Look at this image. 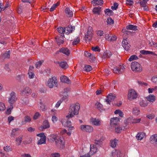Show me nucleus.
<instances>
[{
	"label": "nucleus",
	"mask_w": 157,
	"mask_h": 157,
	"mask_svg": "<svg viewBox=\"0 0 157 157\" xmlns=\"http://www.w3.org/2000/svg\"><path fill=\"white\" fill-rule=\"evenodd\" d=\"M80 108L79 103L71 104L69 108V118L73 117L74 115H78Z\"/></svg>",
	"instance_id": "nucleus-1"
},
{
	"label": "nucleus",
	"mask_w": 157,
	"mask_h": 157,
	"mask_svg": "<svg viewBox=\"0 0 157 157\" xmlns=\"http://www.w3.org/2000/svg\"><path fill=\"white\" fill-rule=\"evenodd\" d=\"M68 88H66L64 90L62 99L58 101L56 104L55 107L57 109L59 106L63 101H65V102L67 101L68 98Z\"/></svg>",
	"instance_id": "nucleus-2"
},
{
	"label": "nucleus",
	"mask_w": 157,
	"mask_h": 157,
	"mask_svg": "<svg viewBox=\"0 0 157 157\" xmlns=\"http://www.w3.org/2000/svg\"><path fill=\"white\" fill-rule=\"evenodd\" d=\"M56 78L54 76L49 78L47 81L46 85L49 88H52L54 87H57L58 84Z\"/></svg>",
	"instance_id": "nucleus-3"
},
{
	"label": "nucleus",
	"mask_w": 157,
	"mask_h": 157,
	"mask_svg": "<svg viewBox=\"0 0 157 157\" xmlns=\"http://www.w3.org/2000/svg\"><path fill=\"white\" fill-rule=\"evenodd\" d=\"M56 146L59 149H63L65 147V141L60 136H58L55 142Z\"/></svg>",
	"instance_id": "nucleus-4"
},
{
	"label": "nucleus",
	"mask_w": 157,
	"mask_h": 157,
	"mask_svg": "<svg viewBox=\"0 0 157 157\" xmlns=\"http://www.w3.org/2000/svg\"><path fill=\"white\" fill-rule=\"evenodd\" d=\"M131 67L132 70L135 72H140L142 70L141 65L136 61L133 62L131 63Z\"/></svg>",
	"instance_id": "nucleus-5"
},
{
	"label": "nucleus",
	"mask_w": 157,
	"mask_h": 157,
	"mask_svg": "<svg viewBox=\"0 0 157 157\" xmlns=\"http://www.w3.org/2000/svg\"><path fill=\"white\" fill-rule=\"evenodd\" d=\"M138 96L137 93L133 89H131L128 90V98L129 100H132L136 99Z\"/></svg>",
	"instance_id": "nucleus-6"
},
{
	"label": "nucleus",
	"mask_w": 157,
	"mask_h": 157,
	"mask_svg": "<svg viewBox=\"0 0 157 157\" xmlns=\"http://www.w3.org/2000/svg\"><path fill=\"white\" fill-rule=\"evenodd\" d=\"M80 128L83 132L90 133L92 132L94 129L92 126L85 124L81 125L80 126Z\"/></svg>",
	"instance_id": "nucleus-7"
},
{
	"label": "nucleus",
	"mask_w": 157,
	"mask_h": 157,
	"mask_svg": "<svg viewBox=\"0 0 157 157\" xmlns=\"http://www.w3.org/2000/svg\"><path fill=\"white\" fill-rule=\"evenodd\" d=\"M93 32L91 27L88 28L87 34L85 36L84 39L86 41H90L92 39Z\"/></svg>",
	"instance_id": "nucleus-8"
},
{
	"label": "nucleus",
	"mask_w": 157,
	"mask_h": 157,
	"mask_svg": "<svg viewBox=\"0 0 157 157\" xmlns=\"http://www.w3.org/2000/svg\"><path fill=\"white\" fill-rule=\"evenodd\" d=\"M17 98L16 96V93L14 92H12L10 94V97L8 98V102L10 105L13 104L17 100Z\"/></svg>",
	"instance_id": "nucleus-9"
},
{
	"label": "nucleus",
	"mask_w": 157,
	"mask_h": 157,
	"mask_svg": "<svg viewBox=\"0 0 157 157\" xmlns=\"http://www.w3.org/2000/svg\"><path fill=\"white\" fill-rule=\"evenodd\" d=\"M90 122L92 124L96 126H100L101 124V121L98 118L92 117L90 119Z\"/></svg>",
	"instance_id": "nucleus-10"
},
{
	"label": "nucleus",
	"mask_w": 157,
	"mask_h": 157,
	"mask_svg": "<svg viewBox=\"0 0 157 157\" xmlns=\"http://www.w3.org/2000/svg\"><path fill=\"white\" fill-rule=\"evenodd\" d=\"M57 29L59 33L62 34L61 36H64V33L67 35L69 34V30L67 28L66 29L65 28L59 27L57 28Z\"/></svg>",
	"instance_id": "nucleus-11"
},
{
	"label": "nucleus",
	"mask_w": 157,
	"mask_h": 157,
	"mask_svg": "<svg viewBox=\"0 0 157 157\" xmlns=\"http://www.w3.org/2000/svg\"><path fill=\"white\" fill-rule=\"evenodd\" d=\"M116 96V95L114 94H109L107 96V99L105 100V101L107 104L110 105V102L114 99Z\"/></svg>",
	"instance_id": "nucleus-12"
},
{
	"label": "nucleus",
	"mask_w": 157,
	"mask_h": 157,
	"mask_svg": "<svg viewBox=\"0 0 157 157\" xmlns=\"http://www.w3.org/2000/svg\"><path fill=\"white\" fill-rule=\"evenodd\" d=\"M124 68L123 66H120L118 67H114L113 69V72L116 74H120L124 72Z\"/></svg>",
	"instance_id": "nucleus-13"
},
{
	"label": "nucleus",
	"mask_w": 157,
	"mask_h": 157,
	"mask_svg": "<svg viewBox=\"0 0 157 157\" xmlns=\"http://www.w3.org/2000/svg\"><path fill=\"white\" fill-rule=\"evenodd\" d=\"M31 93V89L29 87H26L21 91V94L22 95L28 96Z\"/></svg>",
	"instance_id": "nucleus-14"
},
{
	"label": "nucleus",
	"mask_w": 157,
	"mask_h": 157,
	"mask_svg": "<svg viewBox=\"0 0 157 157\" xmlns=\"http://www.w3.org/2000/svg\"><path fill=\"white\" fill-rule=\"evenodd\" d=\"M119 121V118L117 117L111 118L110 121V125L111 127H115L117 125V124Z\"/></svg>",
	"instance_id": "nucleus-15"
},
{
	"label": "nucleus",
	"mask_w": 157,
	"mask_h": 157,
	"mask_svg": "<svg viewBox=\"0 0 157 157\" xmlns=\"http://www.w3.org/2000/svg\"><path fill=\"white\" fill-rule=\"evenodd\" d=\"M98 149L96 145L91 144L90 146V151L88 153L91 156L96 153Z\"/></svg>",
	"instance_id": "nucleus-16"
},
{
	"label": "nucleus",
	"mask_w": 157,
	"mask_h": 157,
	"mask_svg": "<svg viewBox=\"0 0 157 157\" xmlns=\"http://www.w3.org/2000/svg\"><path fill=\"white\" fill-rule=\"evenodd\" d=\"M69 115L66 116V117L63 119L61 122L64 127H69Z\"/></svg>",
	"instance_id": "nucleus-17"
},
{
	"label": "nucleus",
	"mask_w": 157,
	"mask_h": 157,
	"mask_svg": "<svg viewBox=\"0 0 157 157\" xmlns=\"http://www.w3.org/2000/svg\"><path fill=\"white\" fill-rule=\"evenodd\" d=\"M122 46L126 51H128L130 48L131 45L126 40H123L122 42Z\"/></svg>",
	"instance_id": "nucleus-18"
},
{
	"label": "nucleus",
	"mask_w": 157,
	"mask_h": 157,
	"mask_svg": "<svg viewBox=\"0 0 157 157\" xmlns=\"http://www.w3.org/2000/svg\"><path fill=\"white\" fill-rule=\"evenodd\" d=\"M113 157H120L121 156V151L119 150H113L112 153Z\"/></svg>",
	"instance_id": "nucleus-19"
},
{
	"label": "nucleus",
	"mask_w": 157,
	"mask_h": 157,
	"mask_svg": "<svg viewBox=\"0 0 157 157\" xmlns=\"http://www.w3.org/2000/svg\"><path fill=\"white\" fill-rule=\"evenodd\" d=\"M63 37L61 36H57L55 38L56 42L57 44L58 45H59L61 44H63L64 42L63 39Z\"/></svg>",
	"instance_id": "nucleus-20"
},
{
	"label": "nucleus",
	"mask_w": 157,
	"mask_h": 157,
	"mask_svg": "<svg viewBox=\"0 0 157 157\" xmlns=\"http://www.w3.org/2000/svg\"><path fill=\"white\" fill-rule=\"evenodd\" d=\"M85 56L87 57H89L91 59V61H93L95 59V58L94 56L91 53H89L88 52H84Z\"/></svg>",
	"instance_id": "nucleus-21"
},
{
	"label": "nucleus",
	"mask_w": 157,
	"mask_h": 157,
	"mask_svg": "<svg viewBox=\"0 0 157 157\" xmlns=\"http://www.w3.org/2000/svg\"><path fill=\"white\" fill-rule=\"evenodd\" d=\"M150 140L153 143L157 145V134L151 136L150 137Z\"/></svg>",
	"instance_id": "nucleus-22"
},
{
	"label": "nucleus",
	"mask_w": 157,
	"mask_h": 157,
	"mask_svg": "<svg viewBox=\"0 0 157 157\" xmlns=\"http://www.w3.org/2000/svg\"><path fill=\"white\" fill-rule=\"evenodd\" d=\"M146 98L150 102H153L155 100V97L154 95L150 94Z\"/></svg>",
	"instance_id": "nucleus-23"
},
{
	"label": "nucleus",
	"mask_w": 157,
	"mask_h": 157,
	"mask_svg": "<svg viewBox=\"0 0 157 157\" xmlns=\"http://www.w3.org/2000/svg\"><path fill=\"white\" fill-rule=\"evenodd\" d=\"M118 140L116 139H114L110 141V145L113 148H115L116 147L117 143Z\"/></svg>",
	"instance_id": "nucleus-24"
},
{
	"label": "nucleus",
	"mask_w": 157,
	"mask_h": 157,
	"mask_svg": "<svg viewBox=\"0 0 157 157\" xmlns=\"http://www.w3.org/2000/svg\"><path fill=\"white\" fill-rule=\"evenodd\" d=\"M60 81L63 82L67 83L69 82V78L68 77L65 75H62L60 78Z\"/></svg>",
	"instance_id": "nucleus-25"
},
{
	"label": "nucleus",
	"mask_w": 157,
	"mask_h": 157,
	"mask_svg": "<svg viewBox=\"0 0 157 157\" xmlns=\"http://www.w3.org/2000/svg\"><path fill=\"white\" fill-rule=\"evenodd\" d=\"M102 0H93L91 2V3L94 6L100 5L103 4Z\"/></svg>",
	"instance_id": "nucleus-26"
},
{
	"label": "nucleus",
	"mask_w": 157,
	"mask_h": 157,
	"mask_svg": "<svg viewBox=\"0 0 157 157\" xmlns=\"http://www.w3.org/2000/svg\"><path fill=\"white\" fill-rule=\"evenodd\" d=\"M145 136V133L143 132L138 133L136 136V138L138 140H141Z\"/></svg>",
	"instance_id": "nucleus-27"
},
{
	"label": "nucleus",
	"mask_w": 157,
	"mask_h": 157,
	"mask_svg": "<svg viewBox=\"0 0 157 157\" xmlns=\"http://www.w3.org/2000/svg\"><path fill=\"white\" fill-rule=\"evenodd\" d=\"M59 52L67 56L69 55V49L67 48L64 47L61 48L59 49Z\"/></svg>",
	"instance_id": "nucleus-28"
},
{
	"label": "nucleus",
	"mask_w": 157,
	"mask_h": 157,
	"mask_svg": "<svg viewBox=\"0 0 157 157\" xmlns=\"http://www.w3.org/2000/svg\"><path fill=\"white\" fill-rule=\"evenodd\" d=\"M126 28L127 29L132 30H136L138 29L137 26L132 25H127L126 26Z\"/></svg>",
	"instance_id": "nucleus-29"
},
{
	"label": "nucleus",
	"mask_w": 157,
	"mask_h": 157,
	"mask_svg": "<svg viewBox=\"0 0 157 157\" xmlns=\"http://www.w3.org/2000/svg\"><path fill=\"white\" fill-rule=\"evenodd\" d=\"M140 53L143 55L151 54L153 55H156V54L152 52L147 51L144 50L140 51Z\"/></svg>",
	"instance_id": "nucleus-30"
},
{
	"label": "nucleus",
	"mask_w": 157,
	"mask_h": 157,
	"mask_svg": "<svg viewBox=\"0 0 157 157\" xmlns=\"http://www.w3.org/2000/svg\"><path fill=\"white\" fill-rule=\"evenodd\" d=\"M148 102L146 100H142L140 102V106L142 107H145L148 105Z\"/></svg>",
	"instance_id": "nucleus-31"
},
{
	"label": "nucleus",
	"mask_w": 157,
	"mask_h": 157,
	"mask_svg": "<svg viewBox=\"0 0 157 157\" xmlns=\"http://www.w3.org/2000/svg\"><path fill=\"white\" fill-rule=\"evenodd\" d=\"M50 127V125L48 121L47 120H44L43 122L42 128L43 129H46Z\"/></svg>",
	"instance_id": "nucleus-32"
},
{
	"label": "nucleus",
	"mask_w": 157,
	"mask_h": 157,
	"mask_svg": "<svg viewBox=\"0 0 157 157\" xmlns=\"http://www.w3.org/2000/svg\"><path fill=\"white\" fill-rule=\"evenodd\" d=\"M132 113L136 115H138L140 113V110L137 107L134 108L132 110Z\"/></svg>",
	"instance_id": "nucleus-33"
},
{
	"label": "nucleus",
	"mask_w": 157,
	"mask_h": 157,
	"mask_svg": "<svg viewBox=\"0 0 157 157\" xmlns=\"http://www.w3.org/2000/svg\"><path fill=\"white\" fill-rule=\"evenodd\" d=\"M93 11L95 14H99L101 11V8L99 7H94L93 10Z\"/></svg>",
	"instance_id": "nucleus-34"
},
{
	"label": "nucleus",
	"mask_w": 157,
	"mask_h": 157,
	"mask_svg": "<svg viewBox=\"0 0 157 157\" xmlns=\"http://www.w3.org/2000/svg\"><path fill=\"white\" fill-rule=\"evenodd\" d=\"M31 118L28 116H25L24 117V121H22L23 124H25L27 122H29L31 121Z\"/></svg>",
	"instance_id": "nucleus-35"
},
{
	"label": "nucleus",
	"mask_w": 157,
	"mask_h": 157,
	"mask_svg": "<svg viewBox=\"0 0 157 157\" xmlns=\"http://www.w3.org/2000/svg\"><path fill=\"white\" fill-rule=\"evenodd\" d=\"M46 138H42L39 139V140L37 142V144H45L46 143Z\"/></svg>",
	"instance_id": "nucleus-36"
},
{
	"label": "nucleus",
	"mask_w": 157,
	"mask_h": 157,
	"mask_svg": "<svg viewBox=\"0 0 157 157\" xmlns=\"http://www.w3.org/2000/svg\"><path fill=\"white\" fill-rule=\"evenodd\" d=\"M22 140V136H20L16 139V144L17 146H19L21 145V143Z\"/></svg>",
	"instance_id": "nucleus-37"
},
{
	"label": "nucleus",
	"mask_w": 157,
	"mask_h": 157,
	"mask_svg": "<svg viewBox=\"0 0 157 157\" xmlns=\"http://www.w3.org/2000/svg\"><path fill=\"white\" fill-rule=\"evenodd\" d=\"M60 4V2H58L57 3L54 4L50 8V11L51 12H52L54 10L55 8L57 7Z\"/></svg>",
	"instance_id": "nucleus-38"
},
{
	"label": "nucleus",
	"mask_w": 157,
	"mask_h": 157,
	"mask_svg": "<svg viewBox=\"0 0 157 157\" xmlns=\"http://www.w3.org/2000/svg\"><path fill=\"white\" fill-rule=\"evenodd\" d=\"M147 2L145 0H143L140 2V5L141 6L144 7V9L145 10H148L147 8H146Z\"/></svg>",
	"instance_id": "nucleus-39"
},
{
	"label": "nucleus",
	"mask_w": 157,
	"mask_h": 157,
	"mask_svg": "<svg viewBox=\"0 0 157 157\" xmlns=\"http://www.w3.org/2000/svg\"><path fill=\"white\" fill-rule=\"evenodd\" d=\"M40 106V110H41L42 111H44L46 110L45 108V106L44 104L42 102L40 101V105H39Z\"/></svg>",
	"instance_id": "nucleus-40"
},
{
	"label": "nucleus",
	"mask_w": 157,
	"mask_h": 157,
	"mask_svg": "<svg viewBox=\"0 0 157 157\" xmlns=\"http://www.w3.org/2000/svg\"><path fill=\"white\" fill-rule=\"evenodd\" d=\"M141 118H133L131 121L132 123H137L140 122Z\"/></svg>",
	"instance_id": "nucleus-41"
},
{
	"label": "nucleus",
	"mask_w": 157,
	"mask_h": 157,
	"mask_svg": "<svg viewBox=\"0 0 157 157\" xmlns=\"http://www.w3.org/2000/svg\"><path fill=\"white\" fill-rule=\"evenodd\" d=\"M10 51H9L6 52V53H4L2 57L3 58H9L10 57Z\"/></svg>",
	"instance_id": "nucleus-42"
},
{
	"label": "nucleus",
	"mask_w": 157,
	"mask_h": 157,
	"mask_svg": "<svg viewBox=\"0 0 157 157\" xmlns=\"http://www.w3.org/2000/svg\"><path fill=\"white\" fill-rule=\"evenodd\" d=\"M58 135H52L49 136L50 139L52 141H55V142L56 139H57V136Z\"/></svg>",
	"instance_id": "nucleus-43"
},
{
	"label": "nucleus",
	"mask_w": 157,
	"mask_h": 157,
	"mask_svg": "<svg viewBox=\"0 0 157 157\" xmlns=\"http://www.w3.org/2000/svg\"><path fill=\"white\" fill-rule=\"evenodd\" d=\"M92 67L89 65H86L84 67V70L86 71H89L92 69Z\"/></svg>",
	"instance_id": "nucleus-44"
},
{
	"label": "nucleus",
	"mask_w": 157,
	"mask_h": 157,
	"mask_svg": "<svg viewBox=\"0 0 157 157\" xmlns=\"http://www.w3.org/2000/svg\"><path fill=\"white\" fill-rule=\"evenodd\" d=\"M67 63L65 62H61L59 64V65L61 67L64 68H66L67 67Z\"/></svg>",
	"instance_id": "nucleus-45"
},
{
	"label": "nucleus",
	"mask_w": 157,
	"mask_h": 157,
	"mask_svg": "<svg viewBox=\"0 0 157 157\" xmlns=\"http://www.w3.org/2000/svg\"><path fill=\"white\" fill-rule=\"evenodd\" d=\"M107 22L108 25H112L113 24V20L111 18H108L107 19Z\"/></svg>",
	"instance_id": "nucleus-46"
},
{
	"label": "nucleus",
	"mask_w": 157,
	"mask_h": 157,
	"mask_svg": "<svg viewBox=\"0 0 157 157\" xmlns=\"http://www.w3.org/2000/svg\"><path fill=\"white\" fill-rule=\"evenodd\" d=\"M95 105L99 109H102L103 106L102 104L98 102H97L96 103Z\"/></svg>",
	"instance_id": "nucleus-47"
},
{
	"label": "nucleus",
	"mask_w": 157,
	"mask_h": 157,
	"mask_svg": "<svg viewBox=\"0 0 157 157\" xmlns=\"http://www.w3.org/2000/svg\"><path fill=\"white\" fill-rule=\"evenodd\" d=\"M105 12L107 15H111L113 13V12L112 10L109 9H106L105 10Z\"/></svg>",
	"instance_id": "nucleus-48"
},
{
	"label": "nucleus",
	"mask_w": 157,
	"mask_h": 157,
	"mask_svg": "<svg viewBox=\"0 0 157 157\" xmlns=\"http://www.w3.org/2000/svg\"><path fill=\"white\" fill-rule=\"evenodd\" d=\"M13 108V105H10V108L8 109L6 111V113L7 114L9 115L11 113V110Z\"/></svg>",
	"instance_id": "nucleus-49"
},
{
	"label": "nucleus",
	"mask_w": 157,
	"mask_h": 157,
	"mask_svg": "<svg viewBox=\"0 0 157 157\" xmlns=\"http://www.w3.org/2000/svg\"><path fill=\"white\" fill-rule=\"evenodd\" d=\"M22 101V103L23 104L26 105L29 102L28 99L27 98H24L21 99Z\"/></svg>",
	"instance_id": "nucleus-50"
},
{
	"label": "nucleus",
	"mask_w": 157,
	"mask_h": 157,
	"mask_svg": "<svg viewBox=\"0 0 157 157\" xmlns=\"http://www.w3.org/2000/svg\"><path fill=\"white\" fill-rule=\"evenodd\" d=\"M138 59L137 56L135 55H133L130 57L128 59V61H131L134 60H136Z\"/></svg>",
	"instance_id": "nucleus-51"
},
{
	"label": "nucleus",
	"mask_w": 157,
	"mask_h": 157,
	"mask_svg": "<svg viewBox=\"0 0 157 157\" xmlns=\"http://www.w3.org/2000/svg\"><path fill=\"white\" fill-rule=\"evenodd\" d=\"M117 39V37L115 35H113L111 36L110 38H109V41L110 42H113L115 41Z\"/></svg>",
	"instance_id": "nucleus-52"
},
{
	"label": "nucleus",
	"mask_w": 157,
	"mask_h": 157,
	"mask_svg": "<svg viewBox=\"0 0 157 157\" xmlns=\"http://www.w3.org/2000/svg\"><path fill=\"white\" fill-rule=\"evenodd\" d=\"M4 149L5 151L7 152L11 151H12V148L10 147V146H7L4 147Z\"/></svg>",
	"instance_id": "nucleus-53"
},
{
	"label": "nucleus",
	"mask_w": 157,
	"mask_h": 157,
	"mask_svg": "<svg viewBox=\"0 0 157 157\" xmlns=\"http://www.w3.org/2000/svg\"><path fill=\"white\" fill-rule=\"evenodd\" d=\"M5 109L4 104L2 102H0V111H3Z\"/></svg>",
	"instance_id": "nucleus-54"
},
{
	"label": "nucleus",
	"mask_w": 157,
	"mask_h": 157,
	"mask_svg": "<svg viewBox=\"0 0 157 157\" xmlns=\"http://www.w3.org/2000/svg\"><path fill=\"white\" fill-rule=\"evenodd\" d=\"M18 129V128H14L13 129L11 133V136L12 137H14L16 135V132L17 130Z\"/></svg>",
	"instance_id": "nucleus-55"
},
{
	"label": "nucleus",
	"mask_w": 157,
	"mask_h": 157,
	"mask_svg": "<svg viewBox=\"0 0 157 157\" xmlns=\"http://www.w3.org/2000/svg\"><path fill=\"white\" fill-rule=\"evenodd\" d=\"M75 130V128L73 126H70L69 125V136L71 135V134L74 133Z\"/></svg>",
	"instance_id": "nucleus-56"
},
{
	"label": "nucleus",
	"mask_w": 157,
	"mask_h": 157,
	"mask_svg": "<svg viewBox=\"0 0 157 157\" xmlns=\"http://www.w3.org/2000/svg\"><path fill=\"white\" fill-rule=\"evenodd\" d=\"M111 55L109 53H104L103 55V57L104 58H109L111 56Z\"/></svg>",
	"instance_id": "nucleus-57"
},
{
	"label": "nucleus",
	"mask_w": 157,
	"mask_h": 157,
	"mask_svg": "<svg viewBox=\"0 0 157 157\" xmlns=\"http://www.w3.org/2000/svg\"><path fill=\"white\" fill-rule=\"evenodd\" d=\"M92 50L95 52H100V49L98 46H96V47H93L92 48Z\"/></svg>",
	"instance_id": "nucleus-58"
},
{
	"label": "nucleus",
	"mask_w": 157,
	"mask_h": 157,
	"mask_svg": "<svg viewBox=\"0 0 157 157\" xmlns=\"http://www.w3.org/2000/svg\"><path fill=\"white\" fill-rule=\"evenodd\" d=\"M115 132L117 133H119L122 130V128L120 127H115Z\"/></svg>",
	"instance_id": "nucleus-59"
},
{
	"label": "nucleus",
	"mask_w": 157,
	"mask_h": 157,
	"mask_svg": "<svg viewBox=\"0 0 157 157\" xmlns=\"http://www.w3.org/2000/svg\"><path fill=\"white\" fill-rule=\"evenodd\" d=\"M43 61H39L37 63H36L35 66L36 68H38L40 67V66L41 65Z\"/></svg>",
	"instance_id": "nucleus-60"
},
{
	"label": "nucleus",
	"mask_w": 157,
	"mask_h": 157,
	"mask_svg": "<svg viewBox=\"0 0 157 157\" xmlns=\"http://www.w3.org/2000/svg\"><path fill=\"white\" fill-rule=\"evenodd\" d=\"M102 140L101 139L98 140H95L94 142L95 145H100L101 144Z\"/></svg>",
	"instance_id": "nucleus-61"
},
{
	"label": "nucleus",
	"mask_w": 157,
	"mask_h": 157,
	"mask_svg": "<svg viewBox=\"0 0 157 157\" xmlns=\"http://www.w3.org/2000/svg\"><path fill=\"white\" fill-rule=\"evenodd\" d=\"M28 74L29 77L30 78H33L35 76L34 74L33 73V72H29Z\"/></svg>",
	"instance_id": "nucleus-62"
},
{
	"label": "nucleus",
	"mask_w": 157,
	"mask_h": 157,
	"mask_svg": "<svg viewBox=\"0 0 157 157\" xmlns=\"http://www.w3.org/2000/svg\"><path fill=\"white\" fill-rule=\"evenodd\" d=\"M51 157H60V154L58 153H52L51 155Z\"/></svg>",
	"instance_id": "nucleus-63"
},
{
	"label": "nucleus",
	"mask_w": 157,
	"mask_h": 157,
	"mask_svg": "<svg viewBox=\"0 0 157 157\" xmlns=\"http://www.w3.org/2000/svg\"><path fill=\"white\" fill-rule=\"evenodd\" d=\"M151 81L153 82H157V76H154L151 78Z\"/></svg>",
	"instance_id": "nucleus-64"
}]
</instances>
